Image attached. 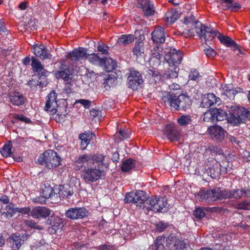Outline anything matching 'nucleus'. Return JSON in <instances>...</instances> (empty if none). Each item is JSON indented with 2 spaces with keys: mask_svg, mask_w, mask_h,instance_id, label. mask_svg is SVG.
<instances>
[{
  "mask_svg": "<svg viewBox=\"0 0 250 250\" xmlns=\"http://www.w3.org/2000/svg\"><path fill=\"white\" fill-rule=\"evenodd\" d=\"M223 199L232 198L239 199L244 196L243 188L233 189L227 191L223 189Z\"/></svg>",
  "mask_w": 250,
  "mask_h": 250,
  "instance_id": "obj_28",
  "label": "nucleus"
},
{
  "mask_svg": "<svg viewBox=\"0 0 250 250\" xmlns=\"http://www.w3.org/2000/svg\"><path fill=\"white\" fill-rule=\"evenodd\" d=\"M147 211L151 210L154 212H165L168 208V203L166 196L152 197L146 202Z\"/></svg>",
  "mask_w": 250,
  "mask_h": 250,
  "instance_id": "obj_8",
  "label": "nucleus"
},
{
  "mask_svg": "<svg viewBox=\"0 0 250 250\" xmlns=\"http://www.w3.org/2000/svg\"><path fill=\"white\" fill-rule=\"evenodd\" d=\"M14 119L25 122V123L27 124L31 123V121L30 118L26 117L22 114H15L14 115Z\"/></svg>",
  "mask_w": 250,
  "mask_h": 250,
  "instance_id": "obj_52",
  "label": "nucleus"
},
{
  "mask_svg": "<svg viewBox=\"0 0 250 250\" xmlns=\"http://www.w3.org/2000/svg\"><path fill=\"white\" fill-rule=\"evenodd\" d=\"M90 115L93 118L100 120L102 117V112L100 110L92 109L90 110Z\"/></svg>",
  "mask_w": 250,
  "mask_h": 250,
  "instance_id": "obj_56",
  "label": "nucleus"
},
{
  "mask_svg": "<svg viewBox=\"0 0 250 250\" xmlns=\"http://www.w3.org/2000/svg\"><path fill=\"white\" fill-rule=\"evenodd\" d=\"M135 167V161L131 159H127L123 162L121 170L123 172H127L134 168Z\"/></svg>",
  "mask_w": 250,
  "mask_h": 250,
  "instance_id": "obj_35",
  "label": "nucleus"
},
{
  "mask_svg": "<svg viewBox=\"0 0 250 250\" xmlns=\"http://www.w3.org/2000/svg\"><path fill=\"white\" fill-rule=\"evenodd\" d=\"M206 34L207 38L204 39L206 42L211 41L215 37H217L220 42L227 47H232L234 50L238 49V45L230 37L225 36L219 32L217 30H213L211 28H207Z\"/></svg>",
  "mask_w": 250,
  "mask_h": 250,
  "instance_id": "obj_7",
  "label": "nucleus"
},
{
  "mask_svg": "<svg viewBox=\"0 0 250 250\" xmlns=\"http://www.w3.org/2000/svg\"><path fill=\"white\" fill-rule=\"evenodd\" d=\"M46 199H47L42 194L41 196L33 198V201L35 203L43 204L46 203Z\"/></svg>",
  "mask_w": 250,
  "mask_h": 250,
  "instance_id": "obj_60",
  "label": "nucleus"
},
{
  "mask_svg": "<svg viewBox=\"0 0 250 250\" xmlns=\"http://www.w3.org/2000/svg\"><path fill=\"white\" fill-rule=\"evenodd\" d=\"M56 75L58 78H62L66 82L72 81V79L68 73V70L67 69L59 71Z\"/></svg>",
  "mask_w": 250,
  "mask_h": 250,
  "instance_id": "obj_46",
  "label": "nucleus"
},
{
  "mask_svg": "<svg viewBox=\"0 0 250 250\" xmlns=\"http://www.w3.org/2000/svg\"><path fill=\"white\" fill-rule=\"evenodd\" d=\"M167 240L170 241L171 244L173 243L175 249L177 250L185 249L187 245L183 240L179 239L177 236L173 234L169 235L167 237Z\"/></svg>",
  "mask_w": 250,
  "mask_h": 250,
  "instance_id": "obj_27",
  "label": "nucleus"
},
{
  "mask_svg": "<svg viewBox=\"0 0 250 250\" xmlns=\"http://www.w3.org/2000/svg\"><path fill=\"white\" fill-rule=\"evenodd\" d=\"M134 37L132 35H123L120 36L117 41V43L120 45H126L133 42Z\"/></svg>",
  "mask_w": 250,
  "mask_h": 250,
  "instance_id": "obj_36",
  "label": "nucleus"
},
{
  "mask_svg": "<svg viewBox=\"0 0 250 250\" xmlns=\"http://www.w3.org/2000/svg\"><path fill=\"white\" fill-rule=\"evenodd\" d=\"M204 52L208 58H212L216 55V51L209 46L208 48L205 49Z\"/></svg>",
  "mask_w": 250,
  "mask_h": 250,
  "instance_id": "obj_54",
  "label": "nucleus"
},
{
  "mask_svg": "<svg viewBox=\"0 0 250 250\" xmlns=\"http://www.w3.org/2000/svg\"><path fill=\"white\" fill-rule=\"evenodd\" d=\"M88 215V211L84 208H71L65 212L66 216L71 219H83Z\"/></svg>",
  "mask_w": 250,
  "mask_h": 250,
  "instance_id": "obj_13",
  "label": "nucleus"
},
{
  "mask_svg": "<svg viewBox=\"0 0 250 250\" xmlns=\"http://www.w3.org/2000/svg\"><path fill=\"white\" fill-rule=\"evenodd\" d=\"M61 159L57 152L48 150L40 155L38 159V163L42 165H45L49 169L56 167L61 164Z\"/></svg>",
  "mask_w": 250,
  "mask_h": 250,
  "instance_id": "obj_6",
  "label": "nucleus"
},
{
  "mask_svg": "<svg viewBox=\"0 0 250 250\" xmlns=\"http://www.w3.org/2000/svg\"><path fill=\"white\" fill-rule=\"evenodd\" d=\"M163 238L161 237L160 238H157L156 240L155 241V248H154V250H164L165 247L163 244L160 242V240H162Z\"/></svg>",
  "mask_w": 250,
  "mask_h": 250,
  "instance_id": "obj_57",
  "label": "nucleus"
},
{
  "mask_svg": "<svg viewBox=\"0 0 250 250\" xmlns=\"http://www.w3.org/2000/svg\"><path fill=\"white\" fill-rule=\"evenodd\" d=\"M28 235L25 233L21 235L20 234H13L9 238L10 247L13 250H18L22 244L28 239Z\"/></svg>",
  "mask_w": 250,
  "mask_h": 250,
  "instance_id": "obj_14",
  "label": "nucleus"
},
{
  "mask_svg": "<svg viewBox=\"0 0 250 250\" xmlns=\"http://www.w3.org/2000/svg\"><path fill=\"white\" fill-rule=\"evenodd\" d=\"M164 135L171 141L179 140L180 134L176 127L171 124L167 125L164 131Z\"/></svg>",
  "mask_w": 250,
  "mask_h": 250,
  "instance_id": "obj_18",
  "label": "nucleus"
},
{
  "mask_svg": "<svg viewBox=\"0 0 250 250\" xmlns=\"http://www.w3.org/2000/svg\"><path fill=\"white\" fill-rule=\"evenodd\" d=\"M31 66L33 71L38 73L40 75V78L45 77L48 73L44 69L43 66L40 61L35 57L32 58Z\"/></svg>",
  "mask_w": 250,
  "mask_h": 250,
  "instance_id": "obj_20",
  "label": "nucleus"
},
{
  "mask_svg": "<svg viewBox=\"0 0 250 250\" xmlns=\"http://www.w3.org/2000/svg\"><path fill=\"white\" fill-rule=\"evenodd\" d=\"M105 156L102 154H94L93 164L83 169L81 171L82 179L84 182L94 183L102 178L104 175L103 167Z\"/></svg>",
  "mask_w": 250,
  "mask_h": 250,
  "instance_id": "obj_1",
  "label": "nucleus"
},
{
  "mask_svg": "<svg viewBox=\"0 0 250 250\" xmlns=\"http://www.w3.org/2000/svg\"><path fill=\"white\" fill-rule=\"evenodd\" d=\"M168 224L167 223L160 222L158 223L156 225V229L157 231L159 232H162L167 227Z\"/></svg>",
  "mask_w": 250,
  "mask_h": 250,
  "instance_id": "obj_61",
  "label": "nucleus"
},
{
  "mask_svg": "<svg viewBox=\"0 0 250 250\" xmlns=\"http://www.w3.org/2000/svg\"><path fill=\"white\" fill-rule=\"evenodd\" d=\"M215 120L221 121L227 119V114L220 108H214Z\"/></svg>",
  "mask_w": 250,
  "mask_h": 250,
  "instance_id": "obj_42",
  "label": "nucleus"
},
{
  "mask_svg": "<svg viewBox=\"0 0 250 250\" xmlns=\"http://www.w3.org/2000/svg\"><path fill=\"white\" fill-rule=\"evenodd\" d=\"M165 60L168 63L170 67L177 66L182 62L183 53L179 50L174 48H170L166 52Z\"/></svg>",
  "mask_w": 250,
  "mask_h": 250,
  "instance_id": "obj_10",
  "label": "nucleus"
},
{
  "mask_svg": "<svg viewBox=\"0 0 250 250\" xmlns=\"http://www.w3.org/2000/svg\"><path fill=\"white\" fill-rule=\"evenodd\" d=\"M126 203H132L140 208H147L146 202L148 201L147 194L143 190H138L135 192L126 193L124 199Z\"/></svg>",
  "mask_w": 250,
  "mask_h": 250,
  "instance_id": "obj_4",
  "label": "nucleus"
},
{
  "mask_svg": "<svg viewBox=\"0 0 250 250\" xmlns=\"http://www.w3.org/2000/svg\"><path fill=\"white\" fill-rule=\"evenodd\" d=\"M240 91V89H239V91L236 90L235 89H230L229 90H228L226 92L225 95L228 97L230 99H233L235 95L237 94Z\"/></svg>",
  "mask_w": 250,
  "mask_h": 250,
  "instance_id": "obj_55",
  "label": "nucleus"
},
{
  "mask_svg": "<svg viewBox=\"0 0 250 250\" xmlns=\"http://www.w3.org/2000/svg\"><path fill=\"white\" fill-rule=\"evenodd\" d=\"M132 52L133 56L136 58L142 56L144 53V42L142 41L136 42L133 48Z\"/></svg>",
  "mask_w": 250,
  "mask_h": 250,
  "instance_id": "obj_33",
  "label": "nucleus"
},
{
  "mask_svg": "<svg viewBox=\"0 0 250 250\" xmlns=\"http://www.w3.org/2000/svg\"><path fill=\"white\" fill-rule=\"evenodd\" d=\"M41 83V82H40V81H39V78H38L37 79H32L31 80L29 81L27 83L28 85L31 89H34L38 85H40V84Z\"/></svg>",
  "mask_w": 250,
  "mask_h": 250,
  "instance_id": "obj_53",
  "label": "nucleus"
},
{
  "mask_svg": "<svg viewBox=\"0 0 250 250\" xmlns=\"http://www.w3.org/2000/svg\"><path fill=\"white\" fill-rule=\"evenodd\" d=\"M179 68L177 66L170 67L166 71L165 75L169 78H176L178 76Z\"/></svg>",
  "mask_w": 250,
  "mask_h": 250,
  "instance_id": "obj_44",
  "label": "nucleus"
},
{
  "mask_svg": "<svg viewBox=\"0 0 250 250\" xmlns=\"http://www.w3.org/2000/svg\"><path fill=\"white\" fill-rule=\"evenodd\" d=\"M42 194L46 199L51 198L53 197H55V196L57 197L58 196L57 194L55 193L53 188H51L50 186H44V188H42Z\"/></svg>",
  "mask_w": 250,
  "mask_h": 250,
  "instance_id": "obj_40",
  "label": "nucleus"
},
{
  "mask_svg": "<svg viewBox=\"0 0 250 250\" xmlns=\"http://www.w3.org/2000/svg\"><path fill=\"white\" fill-rule=\"evenodd\" d=\"M223 5L224 10H229L231 11H237L241 8V5L238 2H234L233 0H220Z\"/></svg>",
  "mask_w": 250,
  "mask_h": 250,
  "instance_id": "obj_30",
  "label": "nucleus"
},
{
  "mask_svg": "<svg viewBox=\"0 0 250 250\" xmlns=\"http://www.w3.org/2000/svg\"><path fill=\"white\" fill-rule=\"evenodd\" d=\"M119 133L120 135V139L121 140L129 138L130 135L128 131L124 129H120Z\"/></svg>",
  "mask_w": 250,
  "mask_h": 250,
  "instance_id": "obj_59",
  "label": "nucleus"
},
{
  "mask_svg": "<svg viewBox=\"0 0 250 250\" xmlns=\"http://www.w3.org/2000/svg\"><path fill=\"white\" fill-rule=\"evenodd\" d=\"M108 47L106 44H99L97 46V50L103 54L107 55L108 54Z\"/></svg>",
  "mask_w": 250,
  "mask_h": 250,
  "instance_id": "obj_58",
  "label": "nucleus"
},
{
  "mask_svg": "<svg viewBox=\"0 0 250 250\" xmlns=\"http://www.w3.org/2000/svg\"><path fill=\"white\" fill-rule=\"evenodd\" d=\"M184 23L188 27H191L190 29H186L183 31L182 35L184 37L188 38L194 36V32L193 30L195 29L196 34L200 38H207L206 31L207 28L209 27L205 26L200 22L197 21L193 15L185 17Z\"/></svg>",
  "mask_w": 250,
  "mask_h": 250,
  "instance_id": "obj_3",
  "label": "nucleus"
},
{
  "mask_svg": "<svg viewBox=\"0 0 250 250\" xmlns=\"http://www.w3.org/2000/svg\"><path fill=\"white\" fill-rule=\"evenodd\" d=\"M162 48L156 45L152 50L151 56L149 62L153 66H157L160 64L161 59L163 56Z\"/></svg>",
  "mask_w": 250,
  "mask_h": 250,
  "instance_id": "obj_17",
  "label": "nucleus"
},
{
  "mask_svg": "<svg viewBox=\"0 0 250 250\" xmlns=\"http://www.w3.org/2000/svg\"><path fill=\"white\" fill-rule=\"evenodd\" d=\"M214 108L208 110L203 115V121L206 122L213 123L215 121Z\"/></svg>",
  "mask_w": 250,
  "mask_h": 250,
  "instance_id": "obj_43",
  "label": "nucleus"
},
{
  "mask_svg": "<svg viewBox=\"0 0 250 250\" xmlns=\"http://www.w3.org/2000/svg\"><path fill=\"white\" fill-rule=\"evenodd\" d=\"M207 152H209L210 154L212 155H214V154H217L219 153L220 149L218 147L215 146H210L207 149Z\"/></svg>",
  "mask_w": 250,
  "mask_h": 250,
  "instance_id": "obj_62",
  "label": "nucleus"
},
{
  "mask_svg": "<svg viewBox=\"0 0 250 250\" xmlns=\"http://www.w3.org/2000/svg\"><path fill=\"white\" fill-rule=\"evenodd\" d=\"M250 207V200H246L237 204V208L239 209L247 210Z\"/></svg>",
  "mask_w": 250,
  "mask_h": 250,
  "instance_id": "obj_50",
  "label": "nucleus"
},
{
  "mask_svg": "<svg viewBox=\"0 0 250 250\" xmlns=\"http://www.w3.org/2000/svg\"><path fill=\"white\" fill-rule=\"evenodd\" d=\"M57 93L54 90H52L48 94V99L46 102L44 109L52 115H55L54 119L58 123L62 122L65 121L67 113L66 112V101L62 99V106H61L58 104Z\"/></svg>",
  "mask_w": 250,
  "mask_h": 250,
  "instance_id": "obj_2",
  "label": "nucleus"
},
{
  "mask_svg": "<svg viewBox=\"0 0 250 250\" xmlns=\"http://www.w3.org/2000/svg\"><path fill=\"white\" fill-rule=\"evenodd\" d=\"M94 155L91 153L80 155L74 162L76 169L78 170H82L83 169L92 165L93 162L92 159Z\"/></svg>",
  "mask_w": 250,
  "mask_h": 250,
  "instance_id": "obj_12",
  "label": "nucleus"
},
{
  "mask_svg": "<svg viewBox=\"0 0 250 250\" xmlns=\"http://www.w3.org/2000/svg\"><path fill=\"white\" fill-rule=\"evenodd\" d=\"M220 103V99L213 93H208L202 102L203 106L206 107H209L214 104L219 105Z\"/></svg>",
  "mask_w": 250,
  "mask_h": 250,
  "instance_id": "obj_26",
  "label": "nucleus"
},
{
  "mask_svg": "<svg viewBox=\"0 0 250 250\" xmlns=\"http://www.w3.org/2000/svg\"><path fill=\"white\" fill-rule=\"evenodd\" d=\"M94 138H95V135L90 131H85L80 134L79 139L81 140V149L82 150L85 149L90 141Z\"/></svg>",
  "mask_w": 250,
  "mask_h": 250,
  "instance_id": "obj_23",
  "label": "nucleus"
},
{
  "mask_svg": "<svg viewBox=\"0 0 250 250\" xmlns=\"http://www.w3.org/2000/svg\"><path fill=\"white\" fill-rule=\"evenodd\" d=\"M71 82V81H68L66 82L65 86L63 90V92L64 93L68 94L73 92Z\"/></svg>",
  "mask_w": 250,
  "mask_h": 250,
  "instance_id": "obj_64",
  "label": "nucleus"
},
{
  "mask_svg": "<svg viewBox=\"0 0 250 250\" xmlns=\"http://www.w3.org/2000/svg\"><path fill=\"white\" fill-rule=\"evenodd\" d=\"M51 210L44 207H36L31 212V215L35 218H46L51 213Z\"/></svg>",
  "mask_w": 250,
  "mask_h": 250,
  "instance_id": "obj_19",
  "label": "nucleus"
},
{
  "mask_svg": "<svg viewBox=\"0 0 250 250\" xmlns=\"http://www.w3.org/2000/svg\"><path fill=\"white\" fill-rule=\"evenodd\" d=\"M208 172L210 174V176L213 178H216L218 177L221 174V167L220 165L215 162L212 165L211 167H210L208 169Z\"/></svg>",
  "mask_w": 250,
  "mask_h": 250,
  "instance_id": "obj_34",
  "label": "nucleus"
},
{
  "mask_svg": "<svg viewBox=\"0 0 250 250\" xmlns=\"http://www.w3.org/2000/svg\"><path fill=\"white\" fill-rule=\"evenodd\" d=\"M9 101L15 105L19 106L24 104L26 98L19 92H13L8 94Z\"/></svg>",
  "mask_w": 250,
  "mask_h": 250,
  "instance_id": "obj_24",
  "label": "nucleus"
},
{
  "mask_svg": "<svg viewBox=\"0 0 250 250\" xmlns=\"http://www.w3.org/2000/svg\"><path fill=\"white\" fill-rule=\"evenodd\" d=\"M247 120H250V112L242 107L235 108L228 118L229 122L236 125Z\"/></svg>",
  "mask_w": 250,
  "mask_h": 250,
  "instance_id": "obj_9",
  "label": "nucleus"
},
{
  "mask_svg": "<svg viewBox=\"0 0 250 250\" xmlns=\"http://www.w3.org/2000/svg\"><path fill=\"white\" fill-rule=\"evenodd\" d=\"M191 101L189 96L186 94H180L179 106L177 110H186L189 109L191 105Z\"/></svg>",
  "mask_w": 250,
  "mask_h": 250,
  "instance_id": "obj_29",
  "label": "nucleus"
},
{
  "mask_svg": "<svg viewBox=\"0 0 250 250\" xmlns=\"http://www.w3.org/2000/svg\"><path fill=\"white\" fill-rule=\"evenodd\" d=\"M128 75V87L133 90L137 89L144 82L142 74L139 71L132 68L130 69Z\"/></svg>",
  "mask_w": 250,
  "mask_h": 250,
  "instance_id": "obj_11",
  "label": "nucleus"
},
{
  "mask_svg": "<svg viewBox=\"0 0 250 250\" xmlns=\"http://www.w3.org/2000/svg\"><path fill=\"white\" fill-rule=\"evenodd\" d=\"M147 76L149 78H153L155 81L160 79L159 72L154 68L147 70Z\"/></svg>",
  "mask_w": 250,
  "mask_h": 250,
  "instance_id": "obj_47",
  "label": "nucleus"
},
{
  "mask_svg": "<svg viewBox=\"0 0 250 250\" xmlns=\"http://www.w3.org/2000/svg\"><path fill=\"white\" fill-rule=\"evenodd\" d=\"M208 130L212 137L218 141H222L227 133L223 128L220 126H211L208 128Z\"/></svg>",
  "mask_w": 250,
  "mask_h": 250,
  "instance_id": "obj_21",
  "label": "nucleus"
},
{
  "mask_svg": "<svg viewBox=\"0 0 250 250\" xmlns=\"http://www.w3.org/2000/svg\"><path fill=\"white\" fill-rule=\"evenodd\" d=\"M34 54L42 60L50 58L51 55L47 52V47L43 44H36L33 46Z\"/></svg>",
  "mask_w": 250,
  "mask_h": 250,
  "instance_id": "obj_22",
  "label": "nucleus"
},
{
  "mask_svg": "<svg viewBox=\"0 0 250 250\" xmlns=\"http://www.w3.org/2000/svg\"><path fill=\"white\" fill-rule=\"evenodd\" d=\"M117 79L113 75H109L103 83L104 87L108 90L112 86H115L117 84Z\"/></svg>",
  "mask_w": 250,
  "mask_h": 250,
  "instance_id": "obj_37",
  "label": "nucleus"
},
{
  "mask_svg": "<svg viewBox=\"0 0 250 250\" xmlns=\"http://www.w3.org/2000/svg\"><path fill=\"white\" fill-rule=\"evenodd\" d=\"M178 123L181 126H187L193 123L192 117L189 115H183L177 119Z\"/></svg>",
  "mask_w": 250,
  "mask_h": 250,
  "instance_id": "obj_39",
  "label": "nucleus"
},
{
  "mask_svg": "<svg viewBox=\"0 0 250 250\" xmlns=\"http://www.w3.org/2000/svg\"><path fill=\"white\" fill-rule=\"evenodd\" d=\"M167 102L170 108L177 110L179 106L180 95H177L174 93H170L168 95Z\"/></svg>",
  "mask_w": 250,
  "mask_h": 250,
  "instance_id": "obj_32",
  "label": "nucleus"
},
{
  "mask_svg": "<svg viewBox=\"0 0 250 250\" xmlns=\"http://www.w3.org/2000/svg\"><path fill=\"white\" fill-rule=\"evenodd\" d=\"M195 196L200 201L210 203L223 199V189L216 188L212 189L200 190Z\"/></svg>",
  "mask_w": 250,
  "mask_h": 250,
  "instance_id": "obj_5",
  "label": "nucleus"
},
{
  "mask_svg": "<svg viewBox=\"0 0 250 250\" xmlns=\"http://www.w3.org/2000/svg\"><path fill=\"white\" fill-rule=\"evenodd\" d=\"M12 144L11 141H9L7 144H5L1 150H0V153L1 155L5 157H10L12 155Z\"/></svg>",
  "mask_w": 250,
  "mask_h": 250,
  "instance_id": "obj_41",
  "label": "nucleus"
},
{
  "mask_svg": "<svg viewBox=\"0 0 250 250\" xmlns=\"http://www.w3.org/2000/svg\"><path fill=\"white\" fill-rule=\"evenodd\" d=\"M200 77V76L199 75V73L198 71H197L195 69H191L189 75H188V78L190 80L193 81H198Z\"/></svg>",
  "mask_w": 250,
  "mask_h": 250,
  "instance_id": "obj_51",
  "label": "nucleus"
},
{
  "mask_svg": "<svg viewBox=\"0 0 250 250\" xmlns=\"http://www.w3.org/2000/svg\"><path fill=\"white\" fill-rule=\"evenodd\" d=\"M106 62V64L104 65L105 66V70L107 71H111L115 69L116 67V62L111 58L107 59L104 58Z\"/></svg>",
  "mask_w": 250,
  "mask_h": 250,
  "instance_id": "obj_45",
  "label": "nucleus"
},
{
  "mask_svg": "<svg viewBox=\"0 0 250 250\" xmlns=\"http://www.w3.org/2000/svg\"><path fill=\"white\" fill-rule=\"evenodd\" d=\"M87 49L83 47H79L74 49L68 54V57L72 61L77 62L84 58H86Z\"/></svg>",
  "mask_w": 250,
  "mask_h": 250,
  "instance_id": "obj_16",
  "label": "nucleus"
},
{
  "mask_svg": "<svg viewBox=\"0 0 250 250\" xmlns=\"http://www.w3.org/2000/svg\"><path fill=\"white\" fill-rule=\"evenodd\" d=\"M25 223L27 226L32 229H35L38 230H42L43 229L42 226L39 225L33 220H26Z\"/></svg>",
  "mask_w": 250,
  "mask_h": 250,
  "instance_id": "obj_49",
  "label": "nucleus"
},
{
  "mask_svg": "<svg viewBox=\"0 0 250 250\" xmlns=\"http://www.w3.org/2000/svg\"><path fill=\"white\" fill-rule=\"evenodd\" d=\"M205 208H197L194 211V216L198 219H201L203 218L206 215Z\"/></svg>",
  "mask_w": 250,
  "mask_h": 250,
  "instance_id": "obj_48",
  "label": "nucleus"
},
{
  "mask_svg": "<svg viewBox=\"0 0 250 250\" xmlns=\"http://www.w3.org/2000/svg\"><path fill=\"white\" fill-rule=\"evenodd\" d=\"M151 39L154 42H165L164 29L160 26L156 27L151 33Z\"/></svg>",
  "mask_w": 250,
  "mask_h": 250,
  "instance_id": "obj_25",
  "label": "nucleus"
},
{
  "mask_svg": "<svg viewBox=\"0 0 250 250\" xmlns=\"http://www.w3.org/2000/svg\"><path fill=\"white\" fill-rule=\"evenodd\" d=\"M179 18V14L176 11H167L165 15V18L167 22L172 23Z\"/></svg>",
  "mask_w": 250,
  "mask_h": 250,
  "instance_id": "obj_38",
  "label": "nucleus"
},
{
  "mask_svg": "<svg viewBox=\"0 0 250 250\" xmlns=\"http://www.w3.org/2000/svg\"><path fill=\"white\" fill-rule=\"evenodd\" d=\"M5 209L6 210V211H8L9 213H11V214L13 215L14 213L17 212V208L14 207V204L10 203L6 206Z\"/></svg>",
  "mask_w": 250,
  "mask_h": 250,
  "instance_id": "obj_63",
  "label": "nucleus"
},
{
  "mask_svg": "<svg viewBox=\"0 0 250 250\" xmlns=\"http://www.w3.org/2000/svg\"><path fill=\"white\" fill-rule=\"evenodd\" d=\"M138 7L141 8L146 17L152 16L155 10L153 3L150 0H138Z\"/></svg>",
  "mask_w": 250,
  "mask_h": 250,
  "instance_id": "obj_15",
  "label": "nucleus"
},
{
  "mask_svg": "<svg viewBox=\"0 0 250 250\" xmlns=\"http://www.w3.org/2000/svg\"><path fill=\"white\" fill-rule=\"evenodd\" d=\"M86 59L89 62L95 65L99 66H104L106 64L104 58H101L96 53L88 54L87 53Z\"/></svg>",
  "mask_w": 250,
  "mask_h": 250,
  "instance_id": "obj_31",
  "label": "nucleus"
}]
</instances>
